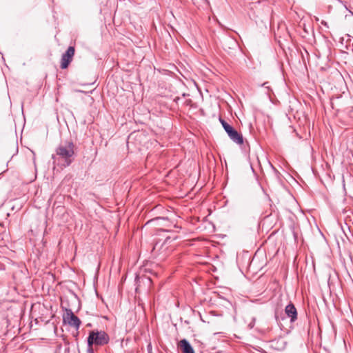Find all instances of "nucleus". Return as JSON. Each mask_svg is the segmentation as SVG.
<instances>
[{"label": "nucleus", "instance_id": "obj_11", "mask_svg": "<svg viewBox=\"0 0 353 353\" xmlns=\"http://www.w3.org/2000/svg\"><path fill=\"white\" fill-rule=\"evenodd\" d=\"M88 350H87L88 353H94V350H93L92 345H88Z\"/></svg>", "mask_w": 353, "mask_h": 353}, {"label": "nucleus", "instance_id": "obj_16", "mask_svg": "<svg viewBox=\"0 0 353 353\" xmlns=\"http://www.w3.org/2000/svg\"><path fill=\"white\" fill-rule=\"evenodd\" d=\"M180 100V98L179 97H176L175 99H174V101H176V103H178V101Z\"/></svg>", "mask_w": 353, "mask_h": 353}, {"label": "nucleus", "instance_id": "obj_2", "mask_svg": "<svg viewBox=\"0 0 353 353\" xmlns=\"http://www.w3.org/2000/svg\"><path fill=\"white\" fill-rule=\"evenodd\" d=\"M110 337L108 334L103 331L94 330L89 333L88 337V345L103 346L109 343Z\"/></svg>", "mask_w": 353, "mask_h": 353}, {"label": "nucleus", "instance_id": "obj_18", "mask_svg": "<svg viewBox=\"0 0 353 353\" xmlns=\"http://www.w3.org/2000/svg\"><path fill=\"white\" fill-rule=\"evenodd\" d=\"M186 96H189V94H185V93H183V97H186Z\"/></svg>", "mask_w": 353, "mask_h": 353}, {"label": "nucleus", "instance_id": "obj_5", "mask_svg": "<svg viewBox=\"0 0 353 353\" xmlns=\"http://www.w3.org/2000/svg\"><path fill=\"white\" fill-rule=\"evenodd\" d=\"M285 312L288 317L290 319V322L293 323L297 319V310L292 303H289L285 308Z\"/></svg>", "mask_w": 353, "mask_h": 353}, {"label": "nucleus", "instance_id": "obj_12", "mask_svg": "<svg viewBox=\"0 0 353 353\" xmlns=\"http://www.w3.org/2000/svg\"><path fill=\"white\" fill-rule=\"evenodd\" d=\"M262 86L268 89V90H270L268 82H265L264 83L262 84Z\"/></svg>", "mask_w": 353, "mask_h": 353}, {"label": "nucleus", "instance_id": "obj_3", "mask_svg": "<svg viewBox=\"0 0 353 353\" xmlns=\"http://www.w3.org/2000/svg\"><path fill=\"white\" fill-rule=\"evenodd\" d=\"M63 321L69 325L79 329L81 325V321L78 316H75L70 309H66L63 316Z\"/></svg>", "mask_w": 353, "mask_h": 353}, {"label": "nucleus", "instance_id": "obj_1", "mask_svg": "<svg viewBox=\"0 0 353 353\" xmlns=\"http://www.w3.org/2000/svg\"><path fill=\"white\" fill-rule=\"evenodd\" d=\"M75 145L71 141H65L61 142L56 149V156L58 160L63 161V165L69 166L73 159L74 155Z\"/></svg>", "mask_w": 353, "mask_h": 353}, {"label": "nucleus", "instance_id": "obj_14", "mask_svg": "<svg viewBox=\"0 0 353 353\" xmlns=\"http://www.w3.org/2000/svg\"><path fill=\"white\" fill-rule=\"evenodd\" d=\"M148 349L149 353H152L151 351H150L151 349H152V345H151L150 343L148 345Z\"/></svg>", "mask_w": 353, "mask_h": 353}, {"label": "nucleus", "instance_id": "obj_10", "mask_svg": "<svg viewBox=\"0 0 353 353\" xmlns=\"http://www.w3.org/2000/svg\"><path fill=\"white\" fill-rule=\"evenodd\" d=\"M236 130H234L233 128V127L232 128H230L228 131H227V134H228L229 137H232V134L234 133V132Z\"/></svg>", "mask_w": 353, "mask_h": 353}, {"label": "nucleus", "instance_id": "obj_4", "mask_svg": "<svg viewBox=\"0 0 353 353\" xmlns=\"http://www.w3.org/2000/svg\"><path fill=\"white\" fill-rule=\"evenodd\" d=\"M74 48L73 46H70L67 49L66 52L62 54L61 60V68L65 69L68 68V65L72 60V57L74 54Z\"/></svg>", "mask_w": 353, "mask_h": 353}, {"label": "nucleus", "instance_id": "obj_15", "mask_svg": "<svg viewBox=\"0 0 353 353\" xmlns=\"http://www.w3.org/2000/svg\"><path fill=\"white\" fill-rule=\"evenodd\" d=\"M158 248H159V243H157L154 245L153 249L155 250H157Z\"/></svg>", "mask_w": 353, "mask_h": 353}, {"label": "nucleus", "instance_id": "obj_6", "mask_svg": "<svg viewBox=\"0 0 353 353\" xmlns=\"http://www.w3.org/2000/svg\"><path fill=\"white\" fill-rule=\"evenodd\" d=\"M179 346L183 353H194L193 347L186 339H182L179 343Z\"/></svg>", "mask_w": 353, "mask_h": 353}, {"label": "nucleus", "instance_id": "obj_8", "mask_svg": "<svg viewBox=\"0 0 353 353\" xmlns=\"http://www.w3.org/2000/svg\"><path fill=\"white\" fill-rule=\"evenodd\" d=\"M221 121V123L222 124V126L223 127L224 130H225V132L228 131L230 128H232V127L228 123L225 121L223 120V119H220Z\"/></svg>", "mask_w": 353, "mask_h": 353}, {"label": "nucleus", "instance_id": "obj_7", "mask_svg": "<svg viewBox=\"0 0 353 353\" xmlns=\"http://www.w3.org/2000/svg\"><path fill=\"white\" fill-rule=\"evenodd\" d=\"M230 138L236 144L241 145L243 143V136L236 130L234 132V133L232 134V137H230Z\"/></svg>", "mask_w": 353, "mask_h": 353}, {"label": "nucleus", "instance_id": "obj_19", "mask_svg": "<svg viewBox=\"0 0 353 353\" xmlns=\"http://www.w3.org/2000/svg\"><path fill=\"white\" fill-rule=\"evenodd\" d=\"M55 156L52 155V159H55Z\"/></svg>", "mask_w": 353, "mask_h": 353}, {"label": "nucleus", "instance_id": "obj_17", "mask_svg": "<svg viewBox=\"0 0 353 353\" xmlns=\"http://www.w3.org/2000/svg\"><path fill=\"white\" fill-rule=\"evenodd\" d=\"M190 102H191V100H190V99H189V100H188V101H185V103H186L187 105H188V104H189V103H190Z\"/></svg>", "mask_w": 353, "mask_h": 353}, {"label": "nucleus", "instance_id": "obj_13", "mask_svg": "<svg viewBox=\"0 0 353 353\" xmlns=\"http://www.w3.org/2000/svg\"><path fill=\"white\" fill-rule=\"evenodd\" d=\"M321 23L323 26H325V27L328 28V24H327V23L326 21H325L322 20V21H321Z\"/></svg>", "mask_w": 353, "mask_h": 353}, {"label": "nucleus", "instance_id": "obj_9", "mask_svg": "<svg viewBox=\"0 0 353 353\" xmlns=\"http://www.w3.org/2000/svg\"><path fill=\"white\" fill-rule=\"evenodd\" d=\"M159 220H163V221H165V219L164 218H161V217H157V218H155V219H150V220H149V221L146 223V224H148V223H152V222L156 221H159Z\"/></svg>", "mask_w": 353, "mask_h": 353}]
</instances>
